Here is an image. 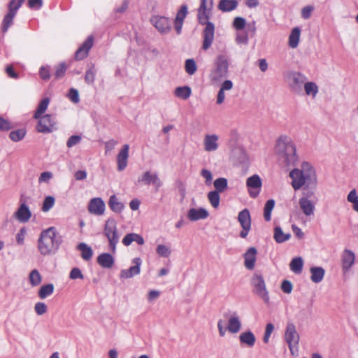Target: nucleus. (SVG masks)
Instances as JSON below:
<instances>
[{
	"label": "nucleus",
	"mask_w": 358,
	"mask_h": 358,
	"mask_svg": "<svg viewBox=\"0 0 358 358\" xmlns=\"http://www.w3.org/2000/svg\"><path fill=\"white\" fill-rule=\"evenodd\" d=\"M241 322L237 313L234 312L231 314L227 329L231 334H237L241 329Z\"/></svg>",
	"instance_id": "nucleus-23"
},
{
	"label": "nucleus",
	"mask_w": 358,
	"mask_h": 358,
	"mask_svg": "<svg viewBox=\"0 0 358 358\" xmlns=\"http://www.w3.org/2000/svg\"><path fill=\"white\" fill-rule=\"evenodd\" d=\"M303 262L301 257L294 258L289 264L290 269L294 273H300L302 271Z\"/></svg>",
	"instance_id": "nucleus-42"
},
{
	"label": "nucleus",
	"mask_w": 358,
	"mask_h": 358,
	"mask_svg": "<svg viewBox=\"0 0 358 358\" xmlns=\"http://www.w3.org/2000/svg\"><path fill=\"white\" fill-rule=\"evenodd\" d=\"M122 243L125 246L130 245L133 242L137 243L138 245H142L145 241L141 235L136 233L127 234L122 239Z\"/></svg>",
	"instance_id": "nucleus-29"
},
{
	"label": "nucleus",
	"mask_w": 358,
	"mask_h": 358,
	"mask_svg": "<svg viewBox=\"0 0 358 358\" xmlns=\"http://www.w3.org/2000/svg\"><path fill=\"white\" fill-rule=\"evenodd\" d=\"M115 262L113 257L109 253H102L97 257V263L103 268H110Z\"/></svg>",
	"instance_id": "nucleus-27"
},
{
	"label": "nucleus",
	"mask_w": 358,
	"mask_h": 358,
	"mask_svg": "<svg viewBox=\"0 0 358 358\" xmlns=\"http://www.w3.org/2000/svg\"><path fill=\"white\" fill-rule=\"evenodd\" d=\"M54 292V285L52 283L47 284L41 287L38 291V296L41 299H44L50 296Z\"/></svg>",
	"instance_id": "nucleus-41"
},
{
	"label": "nucleus",
	"mask_w": 358,
	"mask_h": 358,
	"mask_svg": "<svg viewBox=\"0 0 358 358\" xmlns=\"http://www.w3.org/2000/svg\"><path fill=\"white\" fill-rule=\"evenodd\" d=\"M239 341L241 344L245 345L248 348H252L255 344L256 337L250 330H248L242 332L239 335Z\"/></svg>",
	"instance_id": "nucleus-26"
},
{
	"label": "nucleus",
	"mask_w": 358,
	"mask_h": 358,
	"mask_svg": "<svg viewBox=\"0 0 358 358\" xmlns=\"http://www.w3.org/2000/svg\"><path fill=\"white\" fill-rule=\"evenodd\" d=\"M311 275L310 279L315 283L320 282L324 276L325 271L323 268L319 266H313L310 269Z\"/></svg>",
	"instance_id": "nucleus-32"
},
{
	"label": "nucleus",
	"mask_w": 358,
	"mask_h": 358,
	"mask_svg": "<svg viewBox=\"0 0 358 358\" xmlns=\"http://www.w3.org/2000/svg\"><path fill=\"white\" fill-rule=\"evenodd\" d=\"M187 218L192 222L199 220H204L209 215L208 212L203 208H190L187 212Z\"/></svg>",
	"instance_id": "nucleus-25"
},
{
	"label": "nucleus",
	"mask_w": 358,
	"mask_h": 358,
	"mask_svg": "<svg viewBox=\"0 0 358 358\" xmlns=\"http://www.w3.org/2000/svg\"><path fill=\"white\" fill-rule=\"evenodd\" d=\"M257 250L255 248H250L244 254V265L248 270H252L255 268L257 259Z\"/></svg>",
	"instance_id": "nucleus-22"
},
{
	"label": "nucleus",
	"mask_w": 358,
	"mask_h": 358,
	"mask_svg": "<svg viewBox=\"0 0 358 358\" xmlns=\"http://www.w3.org/2000/svg\"><path fill=\"white\" fill-rule=\"evenodd\" d=\"M285 78L290 90L297 94H302L303 85L307 77L302 73L289 71L285 73Z\"/></svg>",
	"instance_id": "nucleus-7"
},
{
	"label": "nucleus",
	"mask_w": 358,
	"mask_h": 358,
	"mask_svg": "<svg viewBox=\"0 0 358 358\" xmlns=\"http://www.w3.org/2000/svg\"><path fill=\"white\" fill-rule=\"evenodd\" d=\"M284 338L288 345L290 353L292 355H297L300 336L293 323L288 322L287 324Z\"/></svg>",
	"instance_id": "nucleus-8"
},
{
	"label": "nucleus",
	"mask_w": 358,
	"mask_h": 358,
	"mask_svg": "<svg viewBox=\"0 0 358 358\" xmlns=\"http://www.w3.org/2000/svg\"><path fill=\"white\" fill-rule=\"evenodd\" d=\"M274 239L275 241L278 243H284L287 241H288L290 237V234H285L281 227H275L274 229Z\"/></svg>",
	"instance_id": "nucleus-35"
},
{
	"label": "nucleus",
	"mask_w": 358,
	"mask_h": 358,
	"mask_svg": "<svg viewBox=\"0 0 358 358\" xmlns=\"http://www.w3.org/2000/svg\"><path fill=\"white\" fill-rule=\"evenodd\" d=\"M108 206L110 210L115 213H120L124 208L123 203L119 201L115 195H111L108 200Z\"/></svg>",
	"instance_id": "nucleus-31"
},
{
	"label": "nucleus",
	"mask_w": 358,
	"mask_h": 358,
	"mask_svg": "<svg viewBox=\"0 0 358 358\" xmlns=\"http://www.w3.org/2000/svg\"><path fill=\"white\" fill-rule=\"evenodd\" d=\"M230 59L226 53L218 54L209 73V79L213 83H219L228 76Z\"/></svg>",
	"instance_id": "nucleus-5"
},
{
	"label": "nucleus",
	"mask_w": 358,
	"mask_h": 358,
	"mask_svg": "<svg viewBox=\"0 0 358 358\" xmlns=\"http://www.w3.org/2000/svg\"><path fill=\"white\" fill-rule=\"evenodd\" d=\"M52 176H53V175L51 172H49V171L43 172L38 178V182L39 183H43V182L48 183V182H49L50 179L52 178Z\"/></svg>",
	"instance_id": "nucleus-64"
},
{
	"label": "nucleus",
	"mask_w": 358,
	"mask_h": 358,
	"mask_svg": "<svg viewBox=\"0 0 358 358\" xmlns=\"http://www.w3.org/2000/svg\"><path fill=\"white\" fill-rule=\"evenodd\" d=\"M69 278L73 280L83 279L84 276L78 268H73L70 272Z\"/></svg>",
	"instance_id": "nucleus-62"
},
{
	"label": "nucleus",
	"mask_w": 358,
	"mask_h": 358,
	"mask_svg": "<svg viewBox=\"0 0 358 358\" xmlns=\"http://www.w3.org/2000/svg\"><path fill=\"white\" fill-rule=\"evenodd\" d=\"M67 96L74 103H77L80 101L78 91L74 88L69 90Z\"/></svg>",
	"instance_id": "nucleus-57"
},
{
	"label": "nucleus",
	"mask_w": 358,
	"mask_h": 358,
	"mask_svg": "<svg viewBox=\"0 0 358 358\" xmlns=\"http://www.w3.org/2000/svg\"><path fill=\"white\" fill-rule=\"evenodd\" d=\"M15 217L20 222L24 223L29 221L31 217V213L24 202L22 203L14 214Z\"/></svg>",
	"instance_id": "nucleus-24"
},
{
	"label": "nucleus",
	"mask_w": 358,
	"mask_h": 358,
	"mask_svg": "<svg viewBox=\"0 0 358 358\" xmlns=\"http://www.w3.org/2000/svg\"><path fill=\"white\" fill-rule=\"evenodd\" d=\"M106 209V205L101 198L96 197L92 199L88 204V210L91 214L102 215Z\"/></svg>",
	"instance_id": "nucleus-17"
},
{
	"label": "nucleus",
	"mask_w": 358,
	"mask_h": 358,
	"mask_svg": "<svg viewBox=\"0 0 358 358\" xmlns=\"http://www.w3.org/2000/svg\"><path fill=\"white\" fill-rule=\"evenodd\" d=\"M240 134L236 129L231 130L228 146L231 150V155L239 161L244 159L245 152L242 145L239 144Z\"/></svg>",
	"instance_id": "nucleus-9"
},
{
	"label": "nucleus",
	"mask_w": 358,
	"mask_h": 358,
	"mask_svg": "<svg viewBox=\"0 0 358 358\" xmlns=\"http://www.w3.org/2000/svg\"><path fill=\"white\" fill-rule=\"evenodd\" d=\"M292 178V186L295 190L301 189L303 186L306 188H315L317 183L315 170L308 162L301 164L300 169H294L289 173Z\"/></svg>",
	"instance_id": "nucleus-2"
},
{
	"label": "nucleus",
	"mask_w": 358,
	"mask_h": 358,
	"mask_svg": "<svg viewBox=\"0 0 358 358\" xmlns=\"http://www.w3.org/2000/svg\"><path fill=\"white\" fill-rule=\"evenodd\" d=\"M129 150V145L128 144H124L117 156V170L119 171L124 170L127 166Z\"/></svg>",
	"instance_id": "nucleus-20"
},
{
	"label": "nucleus",
	"mask_w": 358,
	"mask_h": 358,
	"mask_svg": "<svg viewBox=\"0 0 358 358\" xmlns=\"http://www.w3.org/2000/svg\"><path fill=\"white\" fill-rule=\"evenodd\" d=\"M49 103L50 99L48 97H45L40 101L34 115V117L35 119H39L41 116L45 112L49 105Z\"/></svg>",
	"instance_id": "nucleus-37"
},
{
	"label": "nucleus",
	"mask_w": 358,
	"mask_h": 358,
	"mask_svg": "<svg viewBox=\"0 0 358 358\" xmlns=\"http://www.w3.org/2000/svg\"><path fill=\"white\" fill-rule=\"evenodd\" d=\"M151 23L162 34H165L171 29V22L169 18L164 16H153Z\"/></svg>",
	"instance_id": "nucleus-15"
},
{
	"label": "nucleus",
	"mask_w": 358,
	"mask_h": 358,
	"mask_svg": "<svg viewBox=\"0 0 358 358\" xmlns=\"http://www.w3.org/2000/svg\"><path fill=\"white\" fill-rule=\"evenodd\" d=\"M275 151L280 162L286 166H294L298 160L295 144L287 136H281L278 138Z\"/></svg>",
	"instance_id": "nucleus-3"
},
{
	"label": "nucleus",
	"mask_w": 358,
	"mask_h": 358,
	"mask_svg": "<svg viewBox=\"0 0 358 358\" xmlns=\"http://www.w3.org/2000/svg\"><path fill=\"white\" fill-rule=\"evenodd\" d=\"M81 136L79 135H73L70 136L66 142V146L70 148L78 144L81 141Z\"/></svg>",
	"instance_id": "nucleus-58"
},
{
	"label": "nucleus",
	"mask_w": 358,
	"mask_h": 358,
	"mask_svg": "<svg viewBox=\"0 0 358 358\" xmlns=\"http://www.w3.org/2000/svg\"><path fill=\"white\" fill-rule=\"evenodd\" d=\"M274 329V326L271 323H268L266 326L265 332L263 336V342L265 343H268L269 341V338L271 336V334H272L273 331Z\"/></svg>",
	"instance_id": "nucleus-56"
},
{
	"label": "nucleus",
	"mask_w": 358,
	"mask_h": 358,
	"mask_svg": "<svg viewBox=\"0 0 358 358\" xmlns=\"http://www.w3.org/2000/svg\"><path fill=\"white\" fill-rule=\"evenodd\" d=\"M185 69L189 75L194 74L197 69L195 61L193 59H187L185 61Z\"/></svg>",
	"instance_id": "nucleus-47"
},
{
	"label": "nucleus",
	"mask_w": 358,
	"mask_h": 358,
	"mask_svg": "<svg viewBox=\"0 0 358 358\" xmlns=\"http://www.w3.org/2000/svg\"><path fill=\"white\" fill-rule=\"evenodd\" d=\"M138 182H142L146 185L152 184L155 187L156 190H158L162 185V182L158 177V175L156 173H151L150 171L145 172L141 178H138Z\"/></svg>",
	"instance_id": "nucleus-16"
},
{
	"label": "nucleus",
	"mask_w": 358,
	"mask_h": 358,
	"mask_svg": "<svg viewBox=\"0 0 358 358\" xmlns=\"http://www.w3.org/2000/svg\"><path fill=\"white\" fill-rule=\"evenodd\" d=\"M246 184L250 196L252 198L257 197L262 187V180L260 177L258 175H253L247 179Z\"/></svg>",
	"instance_id": "nucleus-14"
},
{
	"label": "nucleus",
	"mask_w": 358,
	"mask_h": 358,
	"mask_svg": "<svg viewBox=\"0 0 358 358\" xmlns=\"http://www.w3.org/2000/svg\"><path fill=\"white\" fill-rule=\"evenodd\" d=\"M96 71L94 68H91L86 71L85 80L87 84H92L95 80Z\"/></svg>",
	"instance_id": "nucleus-55"
},
{
	"label": "nucleus",
	"mask_w": 358,
	"mask_h": 358,
	"mask_svg": "<svg viewBox=\"0 0 358 358\" xmlns=\"http://www.w3.org/2000/svg\"><path fill=\"white\" fill-rule=\"evenodd\" d=\"M227 180L224 178H219L214 181V187L217 192H223L227 188Z\"/></svg>",
	"instance_id": "nucleus-44"
},
{
	"label": "nucleus",
	"mask_w": 358,
	"mask_h": 358,
	"mask_svg": "<svg viewBox=\"0 0 358 358\" xmlns=\"http://www.w3.org/2000/svg\"><path fill=\"white\" fill-rule=\"evenodd\" d=\"M15 15L16 8H14L13 9L11 8V10H8V13L5 15L1 26V29L3 33L6 32L8 28L13 24Z\"/></svg>",
	"instance_id": "nucleus-33"
},
{
	"label": "nucleus",
	"mask_w": 358,
	"mask_h": 358,
	"mask_svg": "<svg viewBox=\"0 0 358 358\" xmlns=\"http://www.w3.org/2000/svg\"><path fill=\"white\" fill-rule=\"evenodd\" d=\"M34 310L38 315L45 314L48 310V307L43 302H37L34 306Z\"/></svg>",
	"instance_id": "nucleus-54"
},
{
	"label": "nucleus",
	"mask_w": 358,
	"mask_h": 358,
	"mask_svg": "<svg viewBox=\"0 0 358 358\" xmlns=\"http://www.w3.org/2000/svg\"><path fill=\"white\" fill-rule=\"evenodd\" d=\"M238 220L242 227V230L240 232V236L243 238H245L248 235L251 228L250 214L247 208H245L239 212L238 215Z\"/></svg>",
	"instance_id": "nucleus-13"
},
{
	"label": "nucleus",
	"mask_w": 358,
	"mask_h": 358,
	"mask_svg": "<svg viewBox=\"0 0 358 358\" xmlns=\"http://www.w3.org/2000/svg\"><path fill=\"white\" fill-rule=\"evenodd\" d=\"M275 206V201L273 199L268 200L264 206V217L267 222L271 219V212Z\"/></svg>",
	"instance_id": "nucleus-43"
},
{
	"label": "nucleus",
	"mask_w": 358,
	"mask_h": 358,
	"mask_svg": "<svg viewBox=\"0 0 358 358\" xmlns=\"http://www.w3.org/2000/svg\"><path fill=\"white\" fill-rule=\"evenodd\" d=\"M208 199L211 206L217 208L220 206V196L219 192L215 191H211L208 194Z\"/></svg>",
	"instance_id": "nucleus-45"
},
{
	"label": "nucleus",
	"mask_w": 358,
	"mask_h": 358,
	"mask_svg": "<svg viewBox=\"0 0 358 358\" xmlns=\"http://www.w3.org/2000/svg\"><path fill=\"white\" fill-rule=\"evenodd\" d=\"M26 134V130L24 129H20L13 131L10 133L9 137L15 142H17L24 138Z\"/></svg>",
	"instance_id": "nucleus-46"
},
{
	"label": "nucleus",
	"mask_w": 358,
	"mask_h": 358,
	"mask_svg": "<svg viewBox=\"0 0 358 358\" xmlns=\"http://www.w3.org/2000/svg\"><path fill=\"white\" fill-rule=\"evenodd\" d=\"M245 20L241 17H235L233 22V26L237 30L243 29L245 27Z\"/></svg>",
	"instance_id": "nucleus-53"
},
{
	"label": "nucleus",
	"mask_w": 358,
	"mask_h": 358,
	"mask_svg": "<svg viewBox=\"0 0 358 358\" xmlns=\"http://www.w3.org/2000/svg\"><path fill=\"white\" fill-rule=\"evenodd\" d=\"M55 199L52 196H46L43 202L42 210L43 212L49 211L55 205Z\"/></svg>",
	"instance_id": "nucleus-48"
},
{
	"label": "nucleus",
	"mask_w": 358,
	"mask_h": 358,
	"mask_svg": "<svg viewBox=\"0 0 358 358\" xmlns=\"http://www.w3.org/2000/svg\"><path fill=\"white\" fill-rule=\"evenodd\" d=\"M78 249L81 252V257L84 260L88 261L92 258L93 251L86 243H81L78 244Z\"/></svg>",
	"instance_id": "nucleus-38"
},
{
	"label": "nucleus",
	"mask_w": 358,
	"mask_h": 358,
	"mask_svg": "<svg viewBox=\"0 0 358 358\" xmlns=\"http://www.w3.org/2000/svg\"><path fill=\"white\" fill-rule=\"evenodd\" d=\"M62 241V237L57 234L55 229L50 227L41 233L38 240V250L43 256L53 255L58 250Z\"/></svg>",
	"instance_id": "nucleus-4"
},
{
	"label": "nucleus",
	"mask_w": 358,
	"mask_h": 358,
	"mask_svg": "<svg viewBox=\"0 0 358 358\" xmlns=\"http://www.w3.org/2000/svg\"><path fill=\"white\" fill-rule=\"evenodd\" d=\"M134 266H131L129 269H123L120 274V278H131L134 275H138L141 272V265L142 261L141 258L136 257L133 259Z\"/></svg>",
	"instance_id": "nucleus-18"
},
{
	"label": "nucleus",
	"mask_w": 358,
	"mask_h": 358,
	"mask_svg": "<svg viewBox=\"0 0 358 358\" xmlns=\"http://www.w3.org/2000/svg\"><path fill=\"white\" fill-rule=\"evenodd\" d=\"M301 29L299 27H294L289 36V45L292 48H296L299 43Z\"/></svg>",
	"instance_id": "nucleus-34"
},
{
	"label": "nucleus",
	"mask_w": 358,
	"mask_h": 358,
	"mask_svg": "<svg viewBox=\"0 0 358 358\" xmlns=\"http://www.w3.org/2000/svg\"><path fill=\"white\" fill-rule=\"evenodd\" d=\"M237 0H220L217 8L223 13L231 12L238 6Z\"/></svg>",
	"instance_id": "nucleus-30"
},
{
	"label": "nucleus",
	"mask_w": 358,
	"mask_h": 358,
	"mask_svg": "<svg viewBox=\"0 0 358 358\" xmlns=\"http://www.w3.org/2000/svg\"><path fill=\"white\" fill-rule=\"evenodd\" d=\"M219 136L217 134H206L203 138V149L206 152H215L219 148Z\"/></svg>",
	"instance_id": "nucleus-19"
},
{
	"label": "nucleus",
	"mask_w": 358,
	"mask_h": 358,
	"mask_svg": "<svg viewBox=\"0 0 358 358\" xmlns=\"http://www.w3.org/2000/svg\"><path fill=\"white\" fill-rule=\"evenodd\" d=\"M157 253L164 257H168L171 254V250L164 245H158L156 248Z\"/></svg>",
	"instance_id": "nucleus-51"
},
{
	"label": "nucleus",
	"mask_w": 358,
	"mask_h": 358,
	"mask_svg": "<svg viewBox=\"0 0 358 358\" xmlns=\"http://www.w3.org/2000/svg\"><path fill=\"white\" fill-rule=\"evenodd\" d=\"M103 234L108 241V247L112 253L116 252V246L119 243L121 234L117 227V222L114 218H108L104 224Z\"/></svg>",
	"instance_id": "nucleus-6"
},
{
	"label": "nucleus",
	"mask_w": 358,
	"mask_h": 358,
	"mask_svg": "<svg viewBox=\"0 0 358 358\" xmlns=\"http://www.w3.org/2000/svg\"><path fill=\"white\" fill-rule=\"evenodd\" d=\"M67 69V66L64 62H62L55 66V77L56 79L62 78Z\"/></svg>",
	"instance_id": "nucleus-49"
},
{
	"label": "nucleus",
	"mask_w": 358,
	"mask_h": 358,
	"mask_svg": "<svg viewBox=\"0 0 358 358\" xmlns=\"http://www.w3.org/2000/svg\"><path fill=\"white\" fill-rule=\"evenodd\" d=\"M191 88L188 86L178 87L174 91L175 96L183 100L187 99L191 96Z\"/></svg>",
	"instance_id": "nucleus-36"
},
{
	"label": "nucleus",
	"mask_w": 358,
	"mask_h": 358,
	"mask_svg": "<svg viewBox=\"0 0 358 358\" xmlns=\"http://www.w3.org/2000/svg\"><path fill=\"white\" fill-rule=\"evenodd\" d=\"M187 13V6L186 5H182L177 13L175 21L183 22Z\"/></svg>",
	"instance_id": "nucleus-50"
},
{
	"label": "nucleus",
	"mask_w": 358,
	"mask_h": 358,
	"mask_svg": "<svg viewBox=\"0 0 358 358\" xmlns=\"http://www.w3.org/2000/svg\"><path fill=\"white\" fill-rule=\"evenodd\" d=\"M314 10V7L313 6L308 5L303 7L301 9V17L302 18L307 20L309 19L311 16L313 11Z\"/></svg>",
	"instance_id": "nucleus-59"
},
{
	"label": "nucleus",
	"mask_w": 358,
	"mask_h": 358,
	"mask_svg": "<svg viewBox=\"0 0 358 358\" xmlns=\"http://www.w3.org/2000/svg\"><path fill=\"white\" fill-rule=\"evenodd\" d=\"M251 283L254 294L261 298L265 303L268 304L269 294L263 277L260 275H255L252 278Z\"/></svg>",
	"instance_id": "nucleus-10"
},
{
	"label": "nucleus",
	"mask_w": 358,
	"mask_h": 358,
	"mask_svg": "<svg viewBox=\"0 0 358 358\" xmlns=\"http://www.w3.org/2000/svg\"><path fill=\"white\" fill-rule=\"evenodd\" d=\"M313 194V192L312 191L303 193L302 196L299 200V207L303 213L307 217L314 215L315 203L309 199Z\"/></svg>",
	"instance_id": "nucleus-11"
},
{
	"label": "nucleus",
	"mask_w": 358,
	"mask_h": 358,
	"mask_svg": "<svg viewBox=\"0 0 358 358\" xmlns=\"http://www.w3.org/2000/svg\"><path fill=\"white\" fill-rule=\"evenodd\" d=\"M40 78L43 80H48L50 78V66H42L39 69Z\"/></svg>",
	"instance_id": "nucleus-52"
},
{
	"label": "nucleus",
	"mask_w": 358,
	"mask_h": 358,
	"mask_svg": "<svg viewBox=\"0 0 358 358\" xmlns=\"http://www.w3.org/2000/svg\"><path fill=\"white\" fill-rule=\"evenodd\" d=\"M93 45V37L90 36L82 45L77 50L75 54V57L77 60H81L85 58L90 50Z\"/></svg>",
	"instance_id": "nucleus-21"
},
{
	"label": "nucleus",
	"mask_w": 358,
	"mask_h": 358,
	"mask_svg": "<svg viewBox=\"0 0 358 358\" xmlns=\"http://www.w3.org/2000/svg\"><path fill=\"white\" fill-rule=\"evenodd\" d=\"M303 87L306 94L315 98L318 93V87L314 82H305Z\"/></svg>",
	"instance_id": "nucleus-39"
},
{
	"label": "nucleus",
	"mask_w": 358,
	"mask_h": 358,
	"mask_svg": "<svg viewBox=\"0 0 358 358\" xmlns=\"http://www.w3.org/2000/svg\"><path fill=\"white\" fill-rule=\"evenodd\" d=\"M213 8V0H200V5L197 9V20L200 24L205 25L202 32L203 43L201 48L208 50L213 44L215 35V25L209 21Z\"/></svg>",
	"instance_id": "nucleus-1"
},
{
	"label": "nucleus",
	"mask_w": 358,
	"mask_h": 358,
	"mask_svg": "<svg viewBox=\"0 0 358 358\" xmlns=\"http://www.w3.org/2000/svg\"><path fill=\"white\" fill-rule=\"evenodd\" d=\"M29 280L32 287H36L41 283L42 276L37 269H34L30 272Z\"/></svg>",
	"instance_id": "nucleus-40"
},
{
	"label": "nucleus",
	"mask_w": 358,
	"mask_h": 358,
	"mask_svg": "<svg viewBox=\"0 0 358 358\" xmlns=\"http://www.w3.org/2000/svg\"><path fill=\"white\" fill-rule=\"evenodd\" d=\"M27 234V230L24 227L20 229V231L16 235V241L18 245H23L24 238Z\"/></svg>",
	"instance_id": "nucleus-63"
},
{
	"label": "nucleus",
	"mask_w": 358,
	"mask_h": 358,
	"mask_svg": "<svg viewBox=\"0 0 358 358\" xmlns=\"http://www.w3.org/2000/svg\"><path fill=\"white\" fill-rule=\"evenodd\" d=\"M280 288L284 293L290 294L293 289V285L289 280H285L282 282Z\"/></svg>",
	"instance_id": "nucleus-60"
},
{
	"label": "nucleus",
	"mask_w": 358,
	"mask_h": 358,
	"mask_svg": "<svg viewBox=\"0 0 358 358\" xmlns=\"http://www.w3.org/2000/svg\"><path fill=\"white\" fill-rule=\"evenodd\" d=\"M355 259L354 252L350 250H345L342 257L343 268L345 271L348 270L354 264Z\"/></svg>",
	"instance_id": "nucleus-28"
},
{
	"label": "nucleus",
	"mask_w": 358,
	"mask_h": 358,
	"mask_svg": "<svg viewBox=\"0 0 358 358\" xmlns=\"http://www.w3.org/2000/svg\"><path fill=\"white\" fill-rule=\"evenodd\" d=\"M201 176L205 178V183L207 185H209L211 184L213 180V175L211 172L208 169H202L201 171Z\"/></svg>",
	"instance_id": "nucleus-61"
},
{
	"label": "nucleus",
	"mask_w": 358,
	"mask_h": 358,
	"mask_svg": "<svg viewBox=\"0 0 358 358\" xmlns=\"http://www.w3.org/2000/svg\"><path fill=\"white\" fill-rule=\"evenodd\" d=\"M36 125V129L40 133L48 134L55 130L56 121L55 118L51 115H45L41 116Z\"/></svg>",
	"instance_id": "nucleus-12"
}]
</instances>
